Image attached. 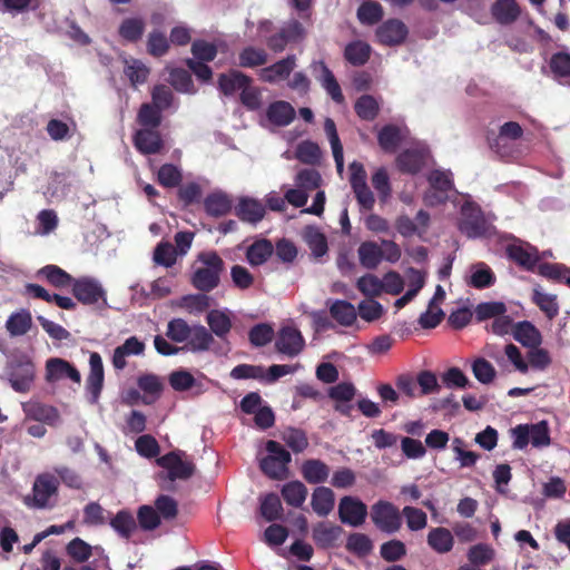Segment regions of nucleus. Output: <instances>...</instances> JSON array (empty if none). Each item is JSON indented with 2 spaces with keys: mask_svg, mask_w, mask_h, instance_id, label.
<instances>
[{
  "mask_svg": "<svg viewBox=\"0 0 570 570\" xmlns=\"http://www.w3.org/2000/svg\"><path fill=\"white\" fill-rule=\"evenodd\" d=\"M371 56V47L364 41L355 40L346 45L344 58L352 66H364Z\"/></svg>",
  "mask_w": 570,
  "mask_h": 570,
  "instance_id": "nucleus-32",
  "label": "nucleus"
},
{
  "mask_svg": "<svg viewBox=\"0 0 570 570\" xmlns=\"http://www.w3.org/2000/svg\"><path fill=\"white\" fill-rule=\"evenodd\" d=\"M90 371L87 377L86 389L90 394V402L96 403L104 386V363L99 353L92 352L89 357Z\"/></svg>",
  "mask_w": 570,
  "mask_h": 570,
  "instance_id": "nucleus-13",
  "label": "nucleus"
},
{
  "mask_svg": "<svg viewBox=\"0 0 570 570\" xmlns=\"http://www.w3.org/2000/svg\"><path fill=\"white\" fill-rule=\"evenodd\" d=\"M313 71H321L320 75L316 76V79L320 81L321 86L327 92V95L336 102L343 104L345 98L342 92L341 86L337 82L334 73L326 66L323 60L315 61L312 63Z\"/></svg>",
  "mask_w": 570,
  "mask_h": 570,
  "instance_id": "nucleus-15",
  "label": "nucleus"
},
{
  "mask_svg": "<svg viewBox=\"0 0 570 570\" xmlns=\"http://www.w3.org/2000/svg\"><path fill=\"white\" fill-rule=\"evenodd\" d=\"M261 514L266 521H275L283 515L281 499L275 493H268L261 500Z\"/></svg>",
  "mask_w": 570,
  "mask_h": 570,
  "instance_id": "nucleus-48",
  "label": "nucleus"
},
{
  "mask_svg": "<svg viewBox=\"0 0 570 570\" xmlns=\"http://www.w3.org/2000/svg\"><path fill=\"white\" fill-rule=\"evenodd\" d=\"M360 264L366 269H375L383 261V250L375 242H363L357 249Z\"/></svg>",
  "mask_w": 570,
  "mask_h": 570,
  "instance_id": "nucleus-28",
  "label": "nucleus"
},
{
  "mask_svg": "<svg viewBox=\"0 0 570 570\" xmlns=\"http://www.w3.org/2000/svg\"><path fill=\"white\" fill-rule=\"evenodd\" d=\"M190 51L196 61L210 62L217 56V47L203 39H197L191 43Z\"/></svg>",
  "mask_w": 570,
  "mask_h": 570,
  "instance_id": "nucleus-57",
  "label": "nucleus"
},
{
  "mask_svg": "<svg viewBox=\"0 0 570 570\" xmlns=\"http://www.w3.org/2000/svg\"><path fill=\"white\" fill-rule=\"evenodd\" d=\"M274 328L267 323L254 325L248 332V340L253 346L263 347L272 342Z\"/></svg>",
  "mask_w": 570,
  "mask_h": 570,
  "instance_id": "nucleus-52",
  "label": "nucleus"
},
{
  "mask_svg": "<svg viewBox=\"0 0 570 570\" xmlns=\"http://www.w3.org/2000/svg\"><path fill=\"white\" fill-rule=\"evenodd\" d=\"M176 258L177 249L168 242L159 243L154 250V261L158 265L170 267L176 263Z\"/></svg>",
  "mask_w": 570,
  "mask_h": 570,
  "instance_id": "nucleus-61",
  "label": "nucleus"
},
{
  "mask_svg": "<svg viewBox=\"0 0 570 570\" xmlns=\"http://www.w3.org/2000/svg\"><path fill=\"white\" fill-rule=\"evenodd\" d=\"M315 513L321 517L327 515L334 508V493L331 489L320 487L314 490L311 501Z\"/></svg>",
  "mask_w": 570,
  "mask_h": 570,
  "instance_id": "nucleus-37",
  "label": "nucleus"
},
{
  "mask_svg": "<svg viewBox=\"0 0 570 570\" xmlns=\"http://www.w3.org/2000/svg\"><path fill=\"white\" fill-rule=\"evenodd\" d=\"M425 164V155L417 149H406L396 157V165L400 171L415 175Z\"/></svg>",
  "mask_w": 570,
  "mask_h": 570,
  "instance_id": "nucleus-27",
  "label": "nucleus"
},
{
  "mask_svg": "<svg viewBox=\"0 0 570 570\" xmlns=\"http://www.w3.org/2000/svg\"><path fill=\"white\" fill-rule=\"evenodd\" d=\"M71 287L73 296L81 304L99 308L107 306V293L98 279L88 276L75 278Z\"/></svg>",
  "mask_w": 570,
  "mask_h": 570,
  "instance_id": "nucleus-5",
  "label": "nucleus"
},
{
  "mask_svg": "<svg viewBox=\"0 0 570 570\" xmlns=\"http://www.w3.org/2000/svg\"><path fill=\"white\" fill-rule=\"evenodd\" d=\"M268 61L267 52L253 46L245 47L238 53V66L242 68H256Z\"/></svg>",
  "mask_w": 570,
  "mask_h": 570,
  "instance_id": "nucleus-39",
  "label": "nucleus"
},
{
  "mask_svg": "<svg viewBox=\"0 0 570 570\" xmlns=\"http://www.w3.org/2000/svg\"><path fill=\"white\" fill-rule=\"evenodd\" d=\"M521 13L520 7L515 0H497L491 6V14L500 24H510L514 22Z\"/></svg>",
  "mask_w": 570,
  "mask_h": 570,
  "instance_id": "nucleus-23",
  "label": "nucleus"
},
{
  "mask_svg": "<svg viewBox=\"0 0 570 570\" xmlns=\"http://www.w3.org/2000/svg\"><path fill=\"white\" fill-rule=\"evenodd\" d=\"M58 495V480L49 474L36 478L32 492L23 497L22 501L29 509H51Z\"/></svg>",
  "mask_w": 570,
  "mask_h": 570,
  "instance_id": "nucleus-2",
  "label": "nucleus"
},
{
  "mask_svg": "<svg viewBox=\"0 0 570 570\" xmlns=\"http://www.w3.org/2000/svg\"><path fill=\"white\" fill-rule=\"evenodd\" d=\"M135 148L142 155H155L164 148V140L157 129L140 128L134 137Z\"/></svg>",
  "mask_w": 570,
  "mask_h": 570,
  "instance_id": "nucleus-11",
  "label": "nucleus"
},
{
  "mask_svg": "<svg viewBox=\"0 0 570 570\" xmlns=\"http://www.w3.org/2000/svg\"><path fill=\"white\" fill-rule=\"evenodd\" d=\"M428 544L438 553H448L453 548L454 539L446 528H434L428 534Z\"/></svg>",
  "mask_w": 570,
  "mask_h": 570,
  "instance_id": "nucleus-33",
  "label": "nucleus"
},
{
  "mask_svg": "<svg viewBox=\"0 0 570 570\" xmlns=\"http://www.w3.org/2000/svg\"><path fill=\"white\" fill-rule=\"evenodd\" d=\"M39 275L43 276L47 282L57 287L65 288L72 286L75 278L57 265H46L39 271Z\"/></svg>",
  "mask_w": 570,
  "mask_h": 570,
  "instance_id": "nucleus-38",
  "label": "nucleus"
},
{
  "mask_svg": "<svg viewBox=\"0 0 570 570\" xmlns=\"http://www.w3.org/2000/svg\"><path fill=\"white\" fill-rule=\"evenodd\" d=\"M371 519L379 530L389 534L397 532L402 527V514L389 501L380 500L373 504L371 508Z\"/></svg>",
  "mask_w": 570,
  "mask_h": 570,
  "instance_id": "nucleus-6",
  "label": "nucleus"
},
{
  "mask_svg": "<svg viewBox=\"0 0 570 570\" xmlns=\"http://www.w3.org/2000/svg\"><path fill=\"white\" fill-rule=\"evenodd\" d=\"M376 38L384 46H399L409 35L407 27L399 19H389L376 29Z\"/></svg>",
  "mask_w": 570,
  "mask_h": 570,
  "instance_id": "nucleus-8",
  "label": "nucleus"
},
{
  "mask_svg": "<svg viewBox=\"0 0 570 570\" xmlns=\"http://www.w3.org/2000/svg\"><path fill=\"white\" fill-rule=\"evenodd\" d=\"M267 456L259 463H291V453L277 441L269 440L265 445Z\"/></svg>",
  "mask_w": 570,
  "mask_h": 570,
  "instance_id": "nucleus-53",
  "label": "nucleus"
},
{
  "mask_svg": "<svg viewBox=\"0 0 570 570\" xmlns=\"http://www.w3.org/2000/svg\"><path fill=\"white\" fill-rule=\"evenodd\" d=\"M191 327L183 318H173L167 324L166 336L176 343L187 342Z\"/></svg>",
  "mask_w": 570,
  "mask_h": 570,
  "instance_id": "nucleus-54",
  "label": "nucleus"
},
{
  "mask_svg": "<svg viewBox=\"0 0 570 570\" xmlns=\"http://www.w3.org/2000/svg\"><path fill=\"white\" fill-rule=\"evenodd\" d=\"M144 352L145 343L137 336H130L114 350L111 358L112 366L116 370L121 371L127 366L126 357L131 355H141Z\"/></svg>",
  "mask_w": 570,
  "mask_h": 570,
  "instance_id": "nucleus-18",
  "label": "nucleus"
},
{
  "mask_svg": "<svg viewBox=\"0 0 570 570\" xmlns=\"http://www.w3.org/2000/svg\"><path fill=\"white\" fill-rule=\"evenodd\" d=\"M489 228L481 207L474 202L466 200L461 206L460 232L468 238H480L487 236Z\"/></svg>",
  "mask_w": 570,
  "mask_h": 570,
  "instance_id": "nucleus-3",
  "label": "nucleus"
},
{
  "mask_svg": "<svg viewBox=\"0 0 570 570\" xmlns=\"http://www.w3.org/2000/svg\"><path fill=\"white\" fill-rule=\"evenodd\" d=\"M402 141L401 130L396 125H385L377 134V142L385 153H395Z\"/></svg>",
  "mask_w": 570,
  "mask_h": 570,
  "instance_id": "nucleus-34",
  "label": "nucleus"
},
{
  "mask_svg": "<svg viewBox=\"0 0 570 570\" xmlns=\"http://www.w3.org/2000/svg\"><path fill=\"white\" fill-rule=\"evenodd\" d=\"M125 75L128 77L130 83L136 87L147 81L149 76V68L138 59H128L125 61Z\"/></svg>",
  "mask_w": 570,
  "mask_h": 570,
  "instance_id": "nucleus-45",
  "label": "nucleus"
},
{
  "mask_svg": "<svg viewBox=\"0 0 570 570\" xmlns=\"http://www.w3.org/2000/svg\"><path fill=\"white\" fill-rule=\"evenodd\" d=\"M163 111L149 102L140 106L137 114V121L142 128L157 129L161 125Z\"/></svg>",
  "mask_w": 570,
  "mask_h": 570,
  "instance_id": "nucleus-42",
  "label": "nucleus"
},
{
  "mask_svg": "<svg viewBox=\"0 0 570 570\" xmlns=\"http://www.w3.org/2000/svg\"><path fill=\"white\" fill-rule=\"evenodd\" d=\"M331 316L342 326H352L356 318L357 312L354 305L344 299H335L330 306Z\"/></svg>",
  "mask_w": 570,
  "mask_h": 570,
  "instance_id": "nucleus-29",
  "label": "nucleus"
},
{
  "mask_svg": "<svg viewBox=\"0 0 570 570\" xmlns=\"http://www.w3.org/2000/svg\"><path fill=\"white\" fill-rule=\"evenodd\" d=\"M338 515L343 523L358 527L364 523L367 515L366 505L352 497H344L338 504Z\"/></svg>",
  "mask_w": 570,
  "mask_h": 570,
  "instance_id": "nucleus-9",
  "label": "nucleus"
},
{
  "mask_svg": "<svg viewBox=\"0 0 570 570\" xmlns=\"http://www.w3.org/2000/svg\"><path fill=\"white\" fill-rule=\"evenodd\" d=\"M35 365L30 361L18 362L9 372L11 387L19 393H26L31 389L35 380Z\"/></svg>",
  "mask_w": 570,
  "mask_h": 570,
  "instance_id": "nucleus-12",
  "label": "nucleus"
},
{
  "mask_svg": "<svg viewBox=\"0 0 570 570\" xmlns=\"http://www.w3.org/2000/svg\"><path fill=\"white\" fill-rule=\"evenodd\" d=\"M169 50V40L161 31L154 30L148 36L147 51L153 57H163Z\"/></svg>",
  "mask_w": 570,
  "mask_h": 570,
  "instance_id": "nucleus-59",
  "label": "nucleus"
},
{
  "mask_svg": "<svg viewBox=\"0 0 570 570\" xmlns=\"http://www.w3.org/2000/svg\"><path fill=\"white\" fill-rule=\"evenodd\" d=\"M170 85L179 92L195 94L196 89L188 70L183 68H174L169 72Z\"/></svg>",
  "mask_w": 570,
  "mask_h": 570,
  "instance_id": "nucleus-49",
  "label": "nucleus"
},
{
  "mask_svg": "<svg viewBox=\"0 0 570 570\" xmlns=\"http://www.w3.org/2000/svg\"><path fill=\"white\" fill-rule=\"evenodd\" d=\"M145 31V22L141 18H126L119 26V36L128 42H137Z\"/></svg>",
  "mask_w": 570,
  "mask_h": 570,
  "instance_id": "nucleus-41",
  "label": "nucleus"
},
{
  "mask_svg": "<svg viewBox=\"0 0 570 570\" xmlns=\"http://www.w3.org/2000/svg\"><path fill=\"white\" fill-rule=\"evenodd\" d=\"M181 180V171L173 164H165L158 170V181L166 188L178 187Z\"/></svg>",
  "mask_w": 570,
  "mask_h": 570,
  "instance_id": "nucleus-60",
  "label": "nucleus"
},
{
  "mask_svg": "<svg viewBox=\"0 0 570 570\" xmlns=\"http://www.w3.org/2000/svg\"><path fill=\"white\" fill-rule=\"evenodd\" d=\"M429 189L424 193L423 202L429 207L446 203L449 193L454 188L450 170L434 169L428 175Z\"/></svg>",
  "mask_w": 570,
  "mask_h": 570,
  "instance_id": "nucleus-4",
  "label": "nucleus"
},
{
  "mask_svg": "<svg viewBox=\"0 0 570 570\" xmlns=\"http://www.w3.org/2000/svg\"><path fill=\"white\" fill-rule=\"evenodd\" d=\"M232 207L230 197L223 191L210 193L204 199L205 212L212 217L225 216L232 210Z\"/></svg>",
  "mask_w": 570,
  "mask_h": 570,
  "instance_id": "nucleus-25",
  "label": "nucleus"
},
{
  "mask_svg": "<svg viewBox=\"0 0 570 570\" xmlns=\"http://www.w3.org/2000/svg\"><path fill=\"white\" fill-rule=\"evenodd\" d=\"M342 532L343 529L340 525L321 522L313 529V539L321 548H332L336 546Z\"/></svg>",
  "mask_w": 570,
  "mask_h": 570,
  "instance_id": "nucleus-24",
  "label": "nucleus"
},
{
  "mask_svg": "<svg viewBox=\"0 0 570 570\" xmlns=\"http://www.w3.org/2000/svg\"><path fill=\"white\" fill-rule=\"evenodd\" d=\"M158 474L159 485L164 490H174L177 481H184L194 473V465H163Z\"/></svg>",
  "mask_w": 570,
  "mask_h": 570,
  "instance_id": "nucleus-21",
  "label": "nucleus"
},
{
  "mask_svg": "<svg viewBox=\"0 0 570 570\" xmlns=\"http://www.w3.org/2000/svg\"><path fill=\"white\" fill-rule=\"evenodd\" d=\"M523 129L517 121L504 122L500 129L499 135L491 142V147L499 149L503 139L518 140L522 137Z\"/></svg>",
  "mask_w": 570,
  "mask_h": 570,
  "instance_id": "nucleus-62",
  "label": "nucleus"
},
{
  "mask_svg": "<svg viewBox=\"0 0 570 570\" xmlns=\"http://www.w3.org/2000/svg\"><path fill=\"white\" fill-rule=\"evenodd\" d=\"M383 7L376 1H364L357 9V19L362 24L373 26L382 20Z\"/></svg>",
  "mask_w": 570,
  "mask_h": 570,
  "instance_id": "nucleus-44",
  "label": "nucleus"
},
{
  "mask_svg": "<svg viewBox=\"0 0 570 570\" xmlns=\"http://www.w3.org/2000/svg\"><path fill=\"white\" fill-rule=\"evenodd\" d=\"M197 261L203 264L198 267L191 277V284L195 288L208 293L215 289L220 282V275L225 269V263L216 250L200 252Z\"/></svg>",
  "mask_w": 570,
  "mask_h": 570,
  "instance_id": "nucleus-1",
  "label": "nucleus"
},
{
  "mask_svg": "<svg viewBox=\"0 0 570 570\" xmlns=\"http://www.w3.org/2000/svg\"><path fill=\"white\" fill-rule=\"evenodd\" d=\"M265 206L257 199L242 197L235 207V215L245 223L257 224L265 216Z\"/></svg>",
  "mask_w": 570,
  "mask_h": 570,
  "instance_id": "nucleus-19",
  "label": "nucleus"
},
{
  "mask_svg": "<svg viewBox=\"0 0 570 570\" xmlns=\"http://www.w3.org/2000/svg\"><path fill=\"white\" fill-rule=\"evenodd\" d=\"M532 301L549 320L554 318L559 314L556 295L543 293L540 287H535L533 288Z\"/></svg>",
  "mask_w": 570,
  "mask_h": 570,
  "instance_id": "nucleus-43",
  "label": "nucleus"
},
{
  "mask_svg": "<svg viewBox=\"0 0 570 570\" xmlns=\"http://www.w3.org/2000/svg\"><path fill=\"white\" fill-rule=\"evenodd\" d=\"M206 322L208 331L220 340H225L233 327L229 315L220 309H210L206 315Z\"/></svg>",
  "mask_w": 570,
  "mask_h": 570,
  "instance_id": "nucleus-30",
  "label": "nucleus"
},
{
  "mask_svg": "<svg viewBox=\"0 0 570 570\" xmlns=\"http://www.w3.org/2000/svg\"><path fill=\"white\" fill-rule=\"evenodd\" d=\"M215 342L213 334L204 325H194L185 350L193 353L206 352Z\"/></svg>",
  "mask_w": 570,
  "mask_h": 570,
  "instance_id": "nucleus-26",
  "label": "nucleus"
},
{
  "mask_svg": "<svg viewBox=\"0 0 570 570\" xmlns=\"http://www.w3.org/2000/svg\"><path fill=\"white\" fill-rule=\"evenodd\" d=\"M253 79L237 69H229L227 72L220 73L217 79L218 90L224 96H234L236 92L252 85Z\"/></svg>",
  "mask_w": 570,
  "mask_h": 570,
  "instance_id": "nucleus-14",
  "label": "nucleus"
},
{
  "mask_svg": "<svg viewBox=\"0 0 570 570\" xmlns=\"http://www.w3.org/2000/svg\"><path fill=\"white\" fill-rule=\"evenodd\" d=\"M356 287L363 295L376 297L383 292L384 284L377 276L366 274L357 279Z\"/></svg>",
  "mask_w": 570,
  "mask_h": 570,
  "instance_id": "nucleus-58",
  "label": "nucleus"
},
{
  "mask_svg": "<svg viewBox=\"0 0 570 570\" xmlns=\"http://www.w3.org/2000/svg\"><path fill=\"white\" fill-rule=\"evenodd\" d=\"M268 121L277 127L288 126L295 118V109L284 100H277L268 105L266 109Z\"/></svg>",
  "mask_w": 570,
  "mask_h": 570,
  "instance_id": "nucleus-22",
  "label": "nucleus"
},
{
  "mask_svg": "<svg viewBox=\"0 0 570 570\" xmlns=\"http://www.w3.org/2000/svg\"><path fill=\"white\" fill-rule=\"evenodd\" d=\"M63 377H68L75 383L81 381L79 371L71 363L58 357L49 358L46 363V380L55 382Z\"/></svg>",
  "mask_w": 570,
  "mask_h": 570,
  "instance_id": "nucleus-17",
  "label": "nucleus"
},
{
  "mask_svg": "<svg viewBox=\"0 0 570 570\" xmlns=\"http://www.w3.org/2000/svg\"><path fill=\"white\" fill-rule=\"evenodd\" d=\"M538 273L549 281L564 283L570 287V268L563 264L541 263L538 266Z\"/></svg>",
  "mask_w": 570,
  "mask_h": 570,
  "instance_id": "nucleus-35",
  "label": "nucleus"
},
{
  "mask_svg": "<svg viewBox=\"0 0 570 570\" xmlns=\"http://www.w3.org/2000/svg\"><path fill=\"white\" fill-rule=\"evenodd\" d=\"M472 372L474 377L482 384L491 383L497 374L493 365L483 357H479L472 363Z\"/></svg>",
  "mask_w": 570,
  "mask_h": 570,
  "instance_id": "nucleus-64",
  "label": "nucleus"
},
{
  "mask_svg": "<svg viewBox=\"0 0 570 570\" xmlns=\"http://www.w3.org/2000/svg\"><path fill=\"white\" fill-rule=\"evenodd\" d=\"M32 326L31 313L27 309H21L9 316L6 323L7 331L11 336H21L29 332Z\"/></svg>",
  "mask_w": 570,
  "mask_h": 570,
  "instance_id": "nucleus-36",
  "label": "nucleus"
},
{
  "mask_svg": "<svg viewBox=\"0 0 570 570\" xmlns=\"http://www.w3.org/2000/svg\"><path fill=\"white\" fill-rule=\"evenodd\" d=\"M282 495L288 505L299 508L307 497L306 487L299 481H291L283 485Z\"/></svg>",
  "mask_w": 570,
  "mask_h": 570,
  "instance_id": "nucleus-40",
  "label": "nucleus"
},
{
  "mask_svg": "<svg viewBox=\"0 0 570 570\" xmlns=\"http://www.w3.org/2000/svg\"><path fill=\"white\" fill-rule=\"evenodd\" d=\"M282 440L295 453L303 452L308 445L306 433L296 428L285 429L282 433Z\"/></svg>",
  "mask_w": 570,
  "mask_h": 570,
  "instance_id": "nucleus-51",
  "label": "nucleus"
},
{
  "mask_svg": "<svg viewBox=\"0 0 570 570\" xmlns=\"http://www.w3.org/2000/svg\"><path fill=\"white\" fill-rule=\"evenodd\" d=\"M417 389L420 396L439 393L441 385L438 382L435 373L423 370L416 375Z\"/></svg>",
  "mask_w": 570,
  "mask_h": 570,
  "instance_id": "nucleus-56",
  "label": "nucleus"
},
{
  "mask_svg": "<svg viewBox=\"0 0 570 570\" xmlns=\"http://www.w3.org/2000/svg\"><path fill=\"white\" fill-rule=\"evenodd\" d=\"M295 156L303 164L316 165L321 160L322 151L316 142L304 140L297 145Z\"/></svg>",
  "mask_w": 570,
  "mask_h": 570,
  "instance_id": "nucleus-46",
  "label": "nucleus"
},
{
  "mask_svg": "<svg viewBox=\"0 0 570 570\" xmlns=\"http://www.w3.org/2000/svg\"><path fill=\"white\" fill-rule=\"evenodd\" d=\"M274 254V246L269 239L255 240L246 250V258L252 266L266 263Z\"/></svg>",
  "mask_w": 570,
  "mask_h": 570,
  "instance_id": "nucleus-31",
  "label": "nucleus"
},
{
  "mask_svg": "<svg viewBox=\"0 0 570 570\" xmlns=\"http://www.w3.org/2000/svg\"><path fill=\"white\" fill-rule=\"evenodd\" d=\"M549 68L556 78H570V53L554 52L550 58Z\"/></svg>",
  "mask_w": 570,
  "mask_h": 570,
  "instance_id": "nucleus-55",
  "label": "nucleus"
},
{
  "mask_svg": "<svg viewBox=\"0 0 570 570\" xmlns=\"http://www.w3.org/2000/svg\"><path fill=\"white\" fill-rule=\"evenodd\" d=\"M110 525L120 537L128 539L136 529V521L130 512L122 510L110 520Z\"/></svg>",
  "mask_w": 570,
  "mask_h": 570,
  "instance_id": "nucleus-50",
  "label": "nucleus"
},
{
  "mask_svg": "<svg viewBox=\"0 0 570 570\" xmlns=\"http://www.w3.org/2000/svg\"><path fill=\"white\" fill-rule=\"evenodd\" d=\"M527 358L529 366L538 371L547 370L552 363L550 353L540 346L529 348Z\"/></svg>",
  "mask_w": 570,
  "mask_h": 570,
  "instance_id": "nucleus-63",
  "label": "nucleus"
},
{
  "mask_svg": "<svg viewBox=\"0 0 570 570\" xmlns=\"http://www.w3.org/2000/svg\"><path fill=\"white\" fill-rule=\"evenodd\" d=\"M305 346V340L299 330L294 326H283L277 334L275 348L289 357L297 356Z\"/></svg>",
  "mask_w": 570,
  "mask_h": 570,
  "instance_id": "nucleus-7",
  "label": "nucleus"
},
{
  "mask_svg": "<svg viewBox=\"0 0 570 570\" xmlns=\"http://www.w3.org/2000/svg\"><path fill=\"white\" fill-rule=\"evenodd\" d=\"M354 109L362 120L372 121L377 117L380 106L373 96L363 95L356 100Z\"/></svg>",
  "mask_w": 570,
  "mask_h": 570,
  "instance_id": "nucleus-47",
  "label": "nucleus"
},
{
  "mask_svg": "<svg viewBox=\"0 0 570 570\" xmlns=\"http://www.w3.org/2000/svg\"><path fill=\"white\" fill-rule=\"evenodd\" d=\"M295 66V55H288L286 58L281 59L275 63L261 69L259 79L268 83H275L277 81L285 80L289 77Z\"/></svg>",
  "mask_w": 570,
  "mask_h": 570,
  "instance_id": "nucleus-16",
  "label": "nucleus"
},
{
  "mask_svg": "<svg viewBox=\"0 0 570 570\" xmlns=\"http://www.w3.org/2000/svg\"><path fill=\"white\" fill-rule=\"evenodd\" d=\"M508 257L525 271H533L540 261L538 248L529 243L507 246Z\"/></svg>",
  "mask_w": 570,
  "mask_h": 570,
  "instance_id": "nucleus-10",
  "label": "nucleus"
},
{
  "mask_svg": "<svg viewBox=\"0 0 570 570\" xmlns=\"http://www.w3.org/2000/svg\"><path fill=\"white\" fill-rule=\"evenodd\" d=\"M513 338L527 348L538 347L542 343L541 332L529 321H521L514 324Z\"/></svg>",
  "mask_w": 570,
  "mask_h": 570,
  "instance_id": "nucleus-20",
  "label": "nucleus"
}]
</instances>
